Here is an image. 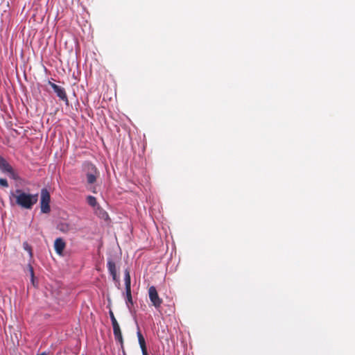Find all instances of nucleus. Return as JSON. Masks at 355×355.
I'll list each match as a JSON object with an SVG mask.
<instances>
[{
  "mask_svg": "<svg viewBox=\"0 0 355 355\" xmlns=\"http://www.w3.org/2000/svg\"><path fill=\"white\" fill-rule=\"evenodd\" d=\"M87 203L92 206V207H95L96 205H97V201H96V199L95 197L92 196H89L87 198Z\"/></svg>",
  "mask_w": 355,
  "mask_h": 355,
  "instance_id": "nucleus-13",
  "label": "nucleus"
},
{
  "mask_svg": "<svg viewBox=\"0 0 355 355\" xmlns=\"http://www.w3.org/2000/svg\"><path fill=\"white\" fill-rule=\"evenodd\" d=\"M107 269L112 277L114 281L117 280V272L115 262L112 259H107Z\"/></svg>",
  "mask_w": 355,
  "mask_h": 355,
  "instance_id": "nucleus-9",
  "label": "nucleus"
},
{
  "mask_svg": "<svg viewBox=\"0 0 355 355\" xmlns=\"http://www.w3.org/2000/svg\"><path fill=\"white\" fill-rule=\"evenodd\" d=\"M28 268H29V271H30V274H31V277L32 283L34 284V270H33V267L31 265H28Z\"/></svg>",
  "mask_w": 355,
  "mask_h": 355,
  "instance_id": "nucleus-16",
  "label": "nucleus"
},
{
  "mask_svg": "<svg viewBox=\"0 0 355 355\" xmlns=\"http://www.w3.org/2000/svg\"><path fill=\"white\" fill-rule=\"evenodd\" d=\"M51 196L47 189L43 188L40 192V209L42 213L49 214L51 211Z\"/></svg>",
  "mask_w": 355,
  "mask_h": 355,
  "instance_id": "nucleus-3",
  "label": "nucleus"
},
{
  "mask_svg": "<svg viewBox=\"0 0 355 355\" xmlns=\"http://www.w3.org/2000/svg\"><path fill=\"white\" fill-rule=\"evenodd\" d=\"M124 281L125 288H131V279L128 270H125L124 272Z\"/></svg>",
  "mask_w": 355,
  "mask_h": 355,
  "instance_id": "nucleus-12",
  "label": "nucleus"
},
{
  "mask_svg": "<svg viewBox=\"0 0 355 355\" xmlns=\"http://www.w3.org/2000/svg\"><path fill=\"white\" fill-rule=\"evenodd\" d=\"M142 355H148L147 349L141 350Z\"/></svg>",
  "mask_w": 355,
  "mask_h": 355,
  "instance_id": "nucleus-18",
  "label": "nucleus"
},
{
  "mask_svg": "<svg viewBox=\"0 0 355 355\" xmlns=\"http://www.w3.org/2000/svg\"><path fill=\"white\" fill-rule=\"evenodd\" d=\"M26 246L24 247L25 250H26L27 251H28V252L30 253L31 255H32V250H31V248L30 246L28 245V244L25 243L24 244Z\"/></svg>",
  "mask_w": 355,
  "mask_h": 355,
  "instance_id": "nucleus-17",
  "label": "nucleus"
},
{
  "mask_svg": "<svg viewBox=\"0 0 355 355\" xmlns=\"http://www.w3.org/2000/svg\"><path fill=\"white\" fill-rule=\"evenodd\" d=\"M112 327L115 340H117L121 344V347H123V339L119 323L116 322L114 324H112Z\"/></svg>",
  "mask_w": 355,
  "mask_h": 355,
  "instance_id": "nucleus-7",
  "label": "nucleus"
},
{
  "mask_svg": "<svg viewBox=\"0 0 355 355\" xmlns=\"http://www.w3.org/2000/svg\"><path fill=\"white\" fill-rule=\"evenodd\" d=\"M60 230L62 232H64L65 231L64 227L60 228Z\"/></svg>",
  "mask_w": 355,
  "mask_h": 355,
  "instance_id": "nucleus-19",
  "label": "nucleus"
},
{
  "mask_svg": "<svg viewBox=\"0 0 355 355\" xmlns=\"http://www.w3.org/2000/svg\"><path fill=\"white\" fill-rule=\"evenodd\" d=\"M148 296L153 306L159 309L163 302L162 298L159 297L157 291L154 286H151L148 288Z\"/></svg>",
  "mask_w": 355,
  "mask_h": 355,
  "instance_id": "nucleus-5",
  "label": "nucleus"
},
{
  "mask_svg": "<svg viewBox=\"0 0 355 355\" xmlns=\"http://www.w3.org/2000/svg\"><path fill=\"white\" fill-rule=\"evenodd\" d=\"M138 341L141 350L147 349L146 340L140 330L139 329L137 332Z\"/></svg>",
  "mask_w": 355,
  "mask_h": 355,
  "instance_id": "nucleus-11",
  "label": "nucleus"
},
{
  "mask_svg": "<svg viewBox=\"0 0 355 355\" xmlns=\"http://www.w3.org/2000/svg\"><path fill=\"white\" fill-rule=\"evenodd\" d=\"M125 294L127 306L129 309H131V307L133 305V301L131 294V288H125Z\"/></svg>",
  "mask_w": 355,
  "mask_h": 355,
  "instance_id": "nucleus-10",
  "label": "nucleus"
},
{
  "mask_svg": "<svg viewBox=\"0 0 355 355\" xmlns=\"http://www.w3.org/2000/svg\"><path fill=\"white\" fill-rule=\"evenodd\" d=\"M49 85L52 87L55 93L57 94L58 97L64 101L67 105H69V99L66 93L65 89L56 84L52 83L51 81H49Z\"/></svg>",
  "mask_w": 355,
  "mask_h": 355,
  "instance_id": "nucleus-6",
  "label": "nucleus"
},
{
  "mask_svg": "<svg viewBox=\"0 0 355 355\" xmlns=\"http://www.w3.org/2000/svg\"><path fill=\"white\" fill-rule=\"evenodd\" d=\"M38 197V193H30L20 189H16L15 192H11L10 194V200L13 198L16 205L26 209H31L37 202Z\"/></svg>",
  "mask_w": 355,
  "mask_h": 355,
  "instance_id": "nucleus-1",
  "label": "nucleus"
},
{
  "mask_svg": "<svg viewBox=\"0 0 355 355\" xmlns=\"http://www.w3.org/2000/svg\"><path fill=\"white\" fill-rule=\"evenodd\" d=\"M66 247V243L62 238H58L54 241V248L56 253L59 255L63 254V251Z\"/></svg>",
  "mask_w": 355,
  "mask_h": 355,
  "instance_id": "nucleus-8",
  "label": "nucleus"
},
{
  "mask_svg": "<svg viewBox=\"0 0 355 355\" xmlns=\"http://www.w3.org/2000/svg\"><path fill=\"white\" fill-rule=\"evenodd\" d=\"M37 355H46V353H44V352H43V353H42V354H37Z\"/></svg>",
  "mask_w": 355,
  "mask_h": 355,
  "instance_id": "nucleus-20",
  "label": "nucleus"
},
{
  "mask_svg": "<svg viewBox=\"0 0 355 355\" xmlns=\"http://www.w3.org/2000/svg\"><path fill=\"white\" fill-rule=\"evenodd\" d=\"M109 314L111 319L112 324L118 322L112 311H110Z\"/></svg>",
  "mask_w": 355,
  "mask_h": 355,
  "instance_id": "nucleus-14",
  "label": "nucleus"
},
{
  "mask_svg": "<svg viewBox=\"0 0 355 355\" xmlns=\"http://www.w3.org/2000/svg\"><path fill=\"white\" fill-rule=\"evenodd\" d=\"M0 185L3 187H8V183L6 179L0 178Z\"/></svg>",
  "mask_w": 355,
  "mask_h": 355,
  "instance_id": "nucleus-15",
  "label": "nucleus"
},
{
  "mask_svg": "<svg viewBox=\"0 0 355 355\" xmlns=\"http://www.w3.org/2000/svg\"><path fill=\"white\" fill-rule=\"evenodd\" d=\"M0 170L3 173H7L9 177L15 180H18L20 179L17 173L13 169L12 166L3 157L0 155Z\"/></svg>",
  "mask_w": 355,
  "mask_h": 355,
  "instance_id": "nucleus-4",
  "label": "nucleus"
},
{
  "mask_svg": "<svg viewBox=\"0 0 355 355\" xmlns=\"http://www.w3.org/2000/svg\"><path fill=\"white\" fill-rule=\"evenodd\" d=\"M83 172L85 176L87 183L91 187L89 189L93 192L96 193L95 187L92 185L96 182L97 178L100 175V172L96 167V166L90 162H85L83 164Z\"/></svg>",
  "mask_w": 355,
  "mask_h": 355,
  "instance_id": "nucleus-2",
  "label": "nucleus"
}]
</instances>
